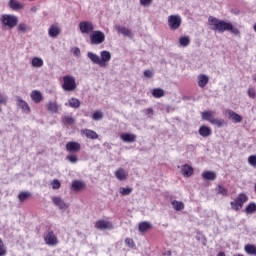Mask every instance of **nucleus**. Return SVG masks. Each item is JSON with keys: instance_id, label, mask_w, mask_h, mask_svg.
<instances>
[{"instance_id": "f257e3e1", "label": "nucleus", "mask_w": 256, "mask_h": 256, "mask_svg": "<svg viewBox=\"0 0 256 256\" xmlns=\"http://www.w3.org/2000/svg\"><path fill=\"white\" fill-rule=\"evenodd\" d=\"M208 21L209 25L212 26V31H218V33H225V31H230L232 35H241V31H239V28L234 27L231 22H225V20H219L213 16H210L208 18Z\"/></svg>"}, {"instance_id": "f03ea898", "label": "nucleus", "mask_w": 256, "mask_h": 256, "mask_svg": "<svg viewBox=\"0 0 256 256\" xmlns=\"http://www.w3.org/2000/svg\"><path fill=\"white\" fill-rule=\"evenodd\" d=\"M0 21L4 27L13 29L14 27H17L19 23V17L13 14H3L0 18Z\"/></svg>"}, {"instance_id": "7ed1b4c3", "label": "nucleus", "mask_w": 256, "mask_h": 256, "mask_svg": "<svg viewBox=\"0 0 256 256\" xmlns=\"http://www.w3.org/2000/svg\"><path fill=\"white\" fill-rule=\"evenodd\" d=\"M247 201H249V196L245 193H240L234 201L230 202V207L233 211H240Z\"/></svg>"}, {"instance_id": "20e7f679", "label": "nucleus", "mask_w": 256, "mask_h": 256, "mask_svg": "<svg viewBox=\"0 0 256 256\" xmlns=\"http://www.w3.org/2000/svg\"><path fill=\"white\" fill-rule=\"evenodd\" d=\"M62 89L67 92L75 91L77 89V83L75 77L66 75L63 77Z\"/></svg>"}, {"instance_id": "39448f33", "label": "nucleus", "mask_w": 256, "mask_h": 256, "mask_svg": "<svg viewBox=\"0 0 256 256\" xmlns=\"http://www.w3.org/2000/svg\"><path fill=\"white\" fill-rule=\"evenodd\" d=\"M44 241L49 247H57L59 245V239H57L55 232L51 229H48L44 234Z\"/></svg>"}, {"instance_id": "423d86ee", "label": "nucleus", "mask_w": 256, "mask_h": 256, "mask_svg": "<svg viewBox=\"0 0 256 256\" xmlns=\"http://www.w3.org/2000/svg\"><path fill=\"white\" fill-rule=\"evenodd\" d=\"M105 42V33L101 30L93 31L90 34V43L91 45H101Z\"/></svg>"}, {"instance_id": "0eeeda50", "label": "nucleus", "mask_w": 256, "mask_h": 256, "mask_svg": "<svg viewBox=\"0 0 256 256\" xmlns=\"http://www.w3.org/2000/svg\"><path fill=\"white\" fill-rule=\"evenodd\" d=\"M182 19L180 15H170L168 17V26L172 31H177L181 27Z\"/></svg>"}, {"instance_id": "6e6552de", "label": "nucleus", "mask_w": 256, "mask_h": 256, "mask_svg": "<svg viewBox=\"0 0 256 256\" xmlns=\"http://www.w3.org/2000/svg\"><path fill=\"white\" fill-rule=\"evenodd\" d=\"M94 29L95 26L91 21H82L79 23L80 33H82L83 35H90V33H93Z\"/></svg>"}, {"instance_id": "1a4fd4ad", "label": "nucleus", "mask_w": 256, "mask_h": 256, "mask_svg": "<svg viewBox=\"0 0 256 256\" xmlns=\"http://www.w3.org/2000/svg\"><path fill=\"white\" fill-rule=\"evenodd\" d=\"M16 105L20 109H22V113H25L26 115H29L31 113V107H29V104L21 98V96H16Z\"/></svg>"}, {"instance_id": "9d476101", "label": "nucleus", "mask_w": 256, "mask_h": 256, "mask_svg": "<svg viewBox=\"0 0 256 256\" xmlns=\"http://www.w3.org/2000/svg\"><path fill=\"white\" fill-rule=\"evenodd\" d=\"M109 61H111V52L107 50L100 52V67H107Z\"/></svg>"}, {"instance_id": "9b49d317", "label": "nucleus", "mask_w": 256, "mask_h": 256, "mask_svg": "<svg viewBox=\"0 0 256 256\" xmlns=\"http://www.w3.org/2000/svg\"><path fill=\"white\" fill-rule=\"evenodd\" d=\"M226 115L228 119H231V121H233V123H241V121H243V116L237 114V112L231 109L226 110Z\"/></svg>"}, {"instance_id": "f8f14e48", "label": "nucleus", "mask_w": 256, "mask_h": 256, "mask_svg": "<svg viewBox=\"0 0 256 256\" xmlns=\"http://www.w3.org/2000/svg\"><path fill=\"white\" fill-rule=\"evenodd\" d=\"M66 151H69V153H77L81 151V144L75 141L68 142L66 144Z\"/></svg>"}, {"instance_id": "ddd939ff", "label": "nucleus", "mask_w": 256, "mask_h": 256, "mask_svg": "<svg viewBox=\"0 0 256 256\" xmlns=\"http://www.w3.org/2000/svg\"><path fill=\"white\" fill-rule=\"evenodd\" d=\"M120 139L124 141V143H135V141H137V135L131 133H122L120 135Z\"/></svg>"}, {"instance_id": "4468645a", "label": "nucleus", "mask_w": 256, "mask_h": 256, "mask_svg": "<svg viewBox=\"0 0 256 256\" xmlns=\"http://www.w3.org/2000/svg\"><path fill=\"white\" fill-rule=\"evenodd\" d=\"M200 137H210V135L213 133V130H211V127L207 125L200 126L198 130Z\"/></svg>"}, {"instance_id": "2eb2a0df", "label": "nucleus", "mask_w": 256, "mask_h": 256, "mask_svg": "<svg viewBox=\"0 0 256 256\" xmlns=\"http://www.w3.org/2000/svg\"><path fill=\"white\" fill-rule=\"evenodd\" d=\"M30 97L35 103H41V101H43V94L39 90H33L30 94Z\"/></svg>"}, {"instance_id": "dca6fc26", "label": "nucleus", "mask_w": 256, "mask_h": 256, "mask_svg": "<svg viewBox=\"0 0 256 256\" xmlns=\"http://www.w3.org/2000/svg\"><path fill=\"white\" fill-rule=\"evenodd\" d=\"M202 178L205 181H215V179H217V172H215V171H204L202 173Z\"/></svg>"}, {"instance_id": "f3484780", "label": "nucleus", "mask_w": 256, "mask_h": 256, "mask_svg": "<svg viewBox=\"0 0 256 256\" xmlns=\"http://www.w3.org/2000/svg\"><path fill=\"white\" fill-rule=\"evenodd\" d=\"M59 33H61V30L57 25H51L48 30L49 37H52V39H55L56 37H59Z\"/></svg>"}, {"instance_id": "a211bd4d", "label": "nucleus", "mask_w": 256, "mask_h": 256, "mask_svg": "<svg viewBox=\"0 0 256 256\" xmlns=\"http://www.w3.org/2000/svg\"><path fill=\"white\" fill-rule=\"evenodd\" d=\"M52 201H53L54 205L56 207H58V209H67V207H69L67 205V203H65V201H63V199H61V197H53Z\"/></svg>"}, {"instance_id": "6ab92c4d", "label": "nucleus", "mask_w": 256, "mask_h": 256, "mask_svg": "<svg viewBox=\"0 0 256 256\" xmlns=\"http://www.w3.org/2000/svg\"><path fill=\"white\" fill-rule=\"evenodd\" d=\"M87 57L88 59H90V61H92V63H94V65H99V67H101V58L99 57V55L93 52H88Z\"/></svg>"}, {"instance_id": "aec40b11", "label": "nucleus", "mask_w": 256, "mask_h": 256, "mask_svg": "<svg viewBox=\"0 0 256 256\" xmlns=\"http://www.w3.org/2000/svg\"><path fill=\"white\" fill-rule=\"evenodd\" d=\"M209 83V77L205 74H201L198 76V86L203 89L204 87H207V84Z\"/></svg>"}, {"instance_id": "412c9836", "label": "nucleus", "mask_w": 256, "mask_h": 256, "mask_svg": "<svg viewBox=\"0 0 256 256\" xmlns=\"http://www.w3.org/2000/svg\"><path fill=\"white\" fill-rule=\"evenodd\" d=\"M83 135H85V137H87V139H99V134H97V132L91 130V129H85L82 130Z\"/></svg>"}, {"instance_id": "4be33fe9", "label": "nucleus", "mask_w": 256, "mask_h": 256, "mask_svg": "<svg viewBox=\"0 0 256 256\" xmlns=\"http://www.w3.org/2000/svg\"><path fill=\"white\" fill-rule=\"evenodd\" d=\"M9 7L13 11H21V9H23L24 5L17 0H10Z\"/></svg>"}, {"instance_id": "5701e85b", "label": "nucleus", "mask_w": 256, "mask_h": 256, "mask_svg": "<svg viewBox=\"0 0 256 256\" xmlns=\"http://www.w3.org/2000/svg\"><path fill=\"white\" fill-rule=\"evenodd\" d=\"M71 187L73 191H81L82 189H85V182L81 180H74Z\"/></svg>"}, {"instance_id": "b1692460", "label": "nucleus", "mask_w": 256, "mask_h": 256, "mask_svg": "<svg viewBox=\"0 0 256 256\" xmlns=\"http://www.w3.org/2000/svg\"><path fill=\"white\" fill-rule=\"evenodd\" d=\"M181 172L184 177H191V175H193V167L184 164L181 168Z\"/></svg>"}, {"instance_id": "393cba45", "label": "nucleus", "mask_w": 256, "mask_h": 256, "mask_svg": "<svg viewBox=\"0 0 256 256\" xmlns=\"http://www.w3.org/2000/svg\"><path fill=\"white\" fill-rule=\"evenodd\" d=\"M116 178L119 181H125L127 180V171H125V169L123 168H119L116 172H115Z\"/></svg>"}, {"instance_id": "a878e982", "label": "nucleus", "mask_w": 256, "mask_h": 256, "mask_svg": "<svg viewBox=\"0 0 256 256\" xmlns=\"http://www.w3.org/2000/svg\"><path fill=\"white\" fill-rule=\"evenodd\" d=\"M244 213H246V215H254V213H256V203L250 202L244 209Z\"/></svg>"}, {"instance_id": "bb28decb", "label": "nucleus", "mask_w": 256, "mask_h": 256, "mask_svg": "<svg viewBox=\"0 0 256 256\" xmlns=\"http://www.w3.org/2000/svg\"><path fill=\"white\" fill-rule=\"evenodd\" d=\"M210 123L218 128L225 127V125H227V122L223 118H213Z\"/></svg>"}, {"instance_id": "cd10ccee", "label": "nucleus", "mask_w": 256, "mask_h": 256, "mask_svg": "<svg viewBox=\"0 0 256 256\" xmlns=\"http://www.w3.org/2000/svg\"><path fill=\"white\" fill-rule=\"evenodd\" d=\"M174 211H183L185 204L182 201L174 200L171 202Z\"/></svg>"}, {"instance_id": "c85d7f7f", "label": "nucleus", "mask_w": 256, "mask_h": 256, "mask_svg": "<svg viewBox=\"0 0 256 256\" xmlns=\"http://www.w3.org/2000/svg\"><path fill=\"white\" fill-rule=\"evenodd\" d=\"M116 30L118 31V33H121L125 37H131V35H133V33H131V30H129V28H126L123 26H119V25L116 26Z\"/></svg>"}, {"instance_id": "c756f323", "label": "nucleus", "mask_w": 256, "mask_h": 256, "mask_svg": "<svg viewBox=\"0 0 256 256\" xmlns=\"http://www.w3.org/2000/svg\"><path fill=\"white\" fill-rule=\"evenodd\" d=\"M138 229L140 233H145V231H149V229H151V223L148 221L140 222Z\"/></svg>"}, {"instance_id": "7c9ffc66", "label": "nucleus", "mask_w": 256, "mask_h": 256, "mask_svg": "<svg viewBox=\"0 0 256 256\" xmlns=\"http://www.w3.org/2000/svg\"><path fill=\"white\" fill-rule=\"evenodd\" d=\"M152 95L155 99H161V97H165V90L162 88H155L152 91Z\"/></svg>"}, {"instance_id": "2f4dec72", "label": "nucleus", "mask_w": 256, "mask_h": 256, "mask_svg": "<svg viewBox=\"0 0 256 256\" xmlns=\"http://www.w3.org/2000/svg\"><path fill=\"white\" fill-rule=\"evenodd\" d=\"M191 43V38L189 36H182L179 38V44L181 47H189Z\"/></svg>"}, {"instance_id": "473e14b6", "label": "nucleus", "mask_w": 256, "mask_h": 256, "mask_svg": "<svg viewBox=\"0 0 256 256\" xmlns=\"http://www.w3.org/2000/svg\"><path fill=\"white\" fill-rule=\"evenodd\" d=\"M95 227L96 229H101V230L109 229V222L104 220H99L96 222Z\"/></svg>"}, {"instance_id": "72a5a7b5", "label": "nucleus", "mask_w": 256, "mask_h": 256, "mask_svg": "<svg viewBox=\"0 0 256 256\" xmlns=\"http://www.w3.org/2000/svg\"><path fill=\"white\" fill-rule=\"evenodd\" d=\"M68 103L72 109H79V107H81V101L77 98H71Z\"/></svg>"}, {"instance_id": "f704fd0d", "label": "nucleus", "mask_w": 256, "mask_h": 256, "mask_svg": "<svg viewBox=\"0 0 256 256\" xmlns=\"http://www.w3.org/2000/svg\"><path fill=\"white\" fill-rule=\"evenodd\" d=\"M17 31H19L20 33H27L28 31H31V27H29V25L22 22L18 24Z\"/></svg>"}, {"instance_id": "c9c22d12", "label": "nucleus", "mask_w": 256, "mask_h": 256, "mask_svg": "<svg viewBox=\"0 0 256 256\" xmlns=\"http://www.w3.org/2000/svg\"><path fill=\"white\" fill-rule=\"evenodd\" d=\"M201 116L204 121H209V123H211V120L214 119L213 111L202 112Z\"/></svg>"}, {"instance_id": "e433bc0d", "label": "nucleus", "mask_w": 256, "mask_h": 256, "mask_svg": "<svg viewBox=\"0 0 256 256\" xmlns=\"http://www.w3.org/2000/svg\"><path fill=\"white\" fill-rule=\"evenodd\" d=\"M63 125H73L75 123V118L72 116H62Z\"/></svg>"}, {"instance_id": "4c0bfd02", "label": "nucleus", "mask_w": 256, "mask_h": 256, "mask_svg": "<svg viewBox=\"0 0 256 256\" xmlns=\"http://www.w3.org/2000/svg\"><path fill=\"white\" fill-rule=\"evenodd\" d=\"M28 197H31V192L29 191L20 192L18 195L19 202L23 203V201H27Z\"/></svg>"}, {"instance_id": "58836bf2", "label": "nucleus", "mask_w": 256, "mask_h": 256, "mask_svg": "<svg viewBox=\"0 0 256 256\" xmlns=\"http://www.w3.org/2000/svg\"><path fill=\"white\" fill-rule=\"evenodd\" d=\"M120 195H122L123 197L127 196V195H131L133 193V188L131 187H121L119 190Z\"/></svg>"}, {"instance_id": "ea45409f", "label": "nucleus", "mask_w": 256, "mask_h": 256, "mask_svg": "<svg viewBox=\"0 0 256 256\" xmlns=\"http://www.w3.org/2000/svg\"><path fill=\"white\" fill-rule=\"evenodd\" d=\"M47 109L48 111H51V113H57L59 111V107L57 106L56 102H49Z\"/></svg>"}, {"instance_id": "a19ab883", "label": "nucleus", "mask_w": 256, "mask_h": 256, "mask_svg": "<svg viewBox=\"0 0 256 256\" xmlns=\"http://www.w3.org/2000/svg\"><path fill=\"white\" fill-rule=\"evenodd\" d=\"M43 65V59L39 57H34L32 59V67L40 68Z\"/></svg>"}, {"instance_id": "79ce46f5", "label": "nucleus", "mask_w": 256, "mask_h": 256, "mask_svg": "<svg viewBox=\"0 0 256 256\" xmlns=\"http://www.w3.org/2000/svg\"><path fill=\"white\" fill-rule=\"evenodd\" d=\"M92 119L94 121H101V119H103V112H101V110H96L92 115Z\"/></svg>"}, {"instance_id": "37998d69", "label": "nucleus", "mask_w": 256, "mask_h": 256, "mask_svg": "<svg viewBox=\"0 0 256 256\" xmlns=\"http://www.w3.org/2000/svg\"><path fill=\"white\" fill-rule=\"evenodd\" d=\"M216 191L217 193H219V195H224V196H226L227 193H229V191L222 185H218V187L216 188Z\"/></svg>"}, {"instance_id": "c03bdc74", "label": "nucleus", "mask_w": 256, "mask_h": 256, "mask_svg": "<svg viewBox=\"0 0 256 256\" xmlns=\"http://www.w3.org/2000/svg\"><path fill=\"white\" fill-rule=\"evenodd\" d=\"M66 159H67L68 161H70V163H73V164H75V163H77V162L79 161V158H77V155H74V154L68 155V156L66 157Z\"/></svg>"}, {"instance_id": "a18cd8bd", "label": "nucleus", "mask_w": 256, "mask_h": 256, "mask_svg": "<svg viewBox=\"0 0 256 256\" xmlns=\"http://www.w3.org/2000/svg\"><path fill=\"white\" fill-rule=\"evenodd\" d=\"M248 163L252 167H256V155H251L248 157Z\"/></svg>"}, {"instance_id": "49530a36", "label": "nucleus", "mask_w": 256, "mask_h": 256, "mask_svg": "<svg viewBox=\"0 0 256 256\" xmlns=\"http://www.w3.org/2000/svg\"><path fill=\"white\" fill-rule=\"evenodd\" d=\"M51 185L52 189H61V182L58 179H54Z\"/></svg>"}, {"instance_id": "de8ad7c7", "label": "nucleus", "mask_w": 256, "mask_h": 256, "mask_svg": "<svg viewBox=\"0 0 256 256\" xmlns=\"http://www.w3.org/2000/svg\"><path fill=\"white\" fill-rule=\"evenodd\" d=\"M8 97L0 93V105H7Z\"/></svg>"}, {"instance_id": "09e8293b", "label": "nucleus", "mask_w": 256, "mask_h": 256, "mask_svg": "<svg viewBox=\"0 0 256 256\" xmlns=\"http://www.w3.org/2000/svg\"><path fill=\"white\" fill-rule=\"evenodd\" d=\"M72 53L74 57H81V49L79 47H74Z\"/></svg>"}, {"instance_id": "8fccbe9b", "label": "nucleus", "mask_w": 256, "mask_h": 256, "mask_svg": "<svg viewBox=\"0 0 256 256\" xmlns=\"http://www.w3.org/2000/svg\"><path fill=\"white\" fill-rule=\"evenodd\" d=\"M248 96L250 97V99H256V91L254 90V88L248 89Z\"/></svg>"}, {"instance_id": "3c124183", "label": "nucleus", "mask_w": 256, "mask_h": 256, "mask_svg": "<svg viewBox=\"0 0 256 256\" xmlns=\"http://www.w3.org/2000/svg\"><path fill=\"white\" fill-rule=\"evenodd\" d=\"M7 255V250L5 249V244L3 242L0 243V256Z\"/></svg>"}, {"instance_id": "603ef678", "label": "nucleus", "mask_w": 256, "mask_h": 256, "mask_svg": "<svg viewBox=\"0 0 256 256\" xmlns=\"http://www.w3.org/2000/svg\"><path fill=\"white\" fill-rule=\"evenodd\" d=\"M125 243H126V245H128V247H131V249H133V247H135V242L131 238H126Z\"/></svg>"}, {"instance_id": "864d4df0", "label": "nucleus", "mask_w": 256, "mask_h": 256, "mask_svg": "<svg viewBox=\"0 0 256 256\" xmlns=\"http://www.w3.org/2000/svg\"><path fill=\"white\" fill-rule=\"evenodd\" d=\"M151 3H153V0H140V5L143 7H149Z\"/></svg>"}, {"instance_id": "5fc2aeb1", "label": "nucleus", "mask_w": 256, "mask_h": 256, "mask_svg": "<svg viewBox=\"0 0 256 256\" xmlns=\"http://www.w3.org/2000/svg\"><path fill=\"white\" fill-rule=\"evenodd\" d=\"M144 77H146L147 79H151V77H153V71L145 70L144 71Z\"/></svg>"}, {"instance_id": "6e6d98bb", "label": "nucleus", "mask_w": 256, "mask_h": 256, "mask_svg": "<svg viewBox=\"0 0 256 256\" xmlns=\"http://www.w3.org/2000/svg\"><path fill=\"white\" fill-rule=\"evenodd\" d=\"M145 115H148L149 117H152L153 115V110L152 108H147L146 110H144Z\"/></svg>"}, {"instance_id": "4d7b16f0", "label": "nucleus", "mask_w": 256, "mask_h": 256, "mask_svg": "<svg viewBox=\"0 0 256 256\" xmlns=\"http://www.w3.org/2000/svg\"><path fill=\"white\" fill-rule=\"evenodd\" d=\"M167 113H170V111H175V108L172 106H166Z\"/></svg>"}, {"instance_id": "13d9d810", "label": "nucleus", "mask_w": 256, "mask_h": 256, "mask_svg": "<svg viewBox=\"0 0 256 256\" xmlns=\"http://www.w3.org/2000/svg\"><path fill=\"white\" fill-rule=\"evenodd\" d=\"M217 256H225V252H219Z\"/></svg>"}, {"instance_id": "bf43d9fd", "label": "nucleus", "mask_w": 256, "mask_h": 256, "mask_svg": "<svg viewBox=\"0 0 256 256\" xmlns=\"http://www.w3.org/2000/svg\"><path fill=\"white\" fill-rule=\"evenodd\" d=\"M31 11H37V8L33 7L31 8Z\"/></svg>"}, {"instance_id": "052dcab7", "label": "nucleus", "mask_w": 256, "mask_h": 256, "mask_svg": "<svg viewBox=\"0 0 256 256\" xmlns=\"http://www.w3.org/2000/svg\"><path fill=\"white\" fill-rule=\"evenodd\" d=\"M253 80L256 82V76L253 78Z\"/></svg>"}, {"instance_id": "680f3d73", "label": "nucleus", "mask_w": 256, "mask_h": 256, "mask_svg": "<svg viewBox=\"0 0 256 256\" xmlns=\"http://www.w3.org/2000/svg\"><path fill=\"white\" fill-rule=\"evenodd\" d=\"M0 243H3V240L0 238Z\"/></svg>"}, {"instance_id": "e2e57ef3", "label": "nucleus", "mask_w": 256, "mask_h": 256, "mask_svg": "<svg viewBox=\"0 0 256 256\" xmlns=\"http://www.w3.org/2000/svg\"><path fill=\"white\" fill-rule=\"evenodd\" d=\"M168 255H171V252H168Z\"/></svg>"}, {"instance_id": "0e129e2a", "label": "nucleus", "mask_w": 256, "mask_h": 256, "mask_svg": "<svg viewBox=\"0 0 256 256\" xmlns=\"http://www.w3.org/2000/svg\"><path fill=\"white\" fill-rule=\"evenodd\" d=\"M168 255H171V252H168Z\"/></svg>"}, {"instance_id": "69168bd1", "label": "nucleus", "mask_w": 256, "mask_h": 256, "mask_svg": "<svg viewBox=\"0 0 256 256\" xmlns=\"http://www.w3.org/2000/svg\"><path fill=\"white\" fill-rule=\"evenodd\" d=\"M29 1H35V0H29Z\"/></svg>"}, {"instance_id": "338daca9", "label": "nucleus", "mask_w": 256, "mask_h": 256, "mask_svg": "<svg viewBox=\"0 0 256 256\" xmlns=\"http://www.w3.org/2000/svg\"><path fill=\"white\" fill-rule=\"evenodd\" d=\"M0 113H1V108H0Z\"/></svg>"}]
</instances>
